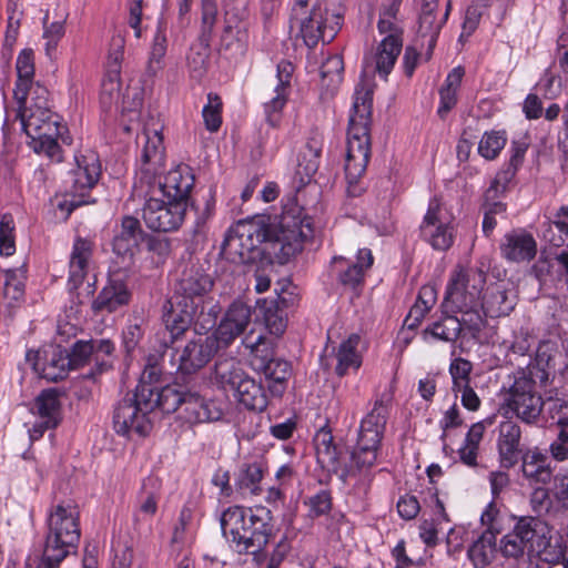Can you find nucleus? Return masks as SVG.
Instances as JSON below:
<instances>
[{"instance_id": "12", "label": "nucleus", "mask_w": 568, "mask_h": 568, "mask_svg": "<svg viewBox=\"0 0 568 568\" xmlns=\"http://www.w3.org/2000/svg\"><path fill=\"white\" fill-rule=\"evenodd\" d=\"M187 205L184 202L156 197L155 189L142 209V219L150 230L154 232L176 231L183 223Z\"/></svg>"}, {"instance_id": "29", "label": "nucleus", "mask_w": 568, "mask_h": 568, "mask_svg": "<svg viewBox=\"0 0 568 568\" xmlns=\"http://www.w3.org/2000/svg\"><path fill=\"white\" fill-rule=\"evenodd\" d=\"M92 257V243L78 237L73 244L69 263L68 285L70 290H77L84 281L89 272Z\"/></svg>"}, {"instance_id": "27", "label": "nucleus", "mask_w": 568, "mask_h": 568, "mask_svg": "<svg viewBox=\"0 0 568 568\" xmlns=\"http://www.w3.org/2000/svg\"><path fill=\"white\" fill-rule=\"evenodd\" d=\"M142 236L143 230L140 221L130 215L123 216L120 230L113 237V252L124 260H132Z\"/></svg>"}, {"instance_id": "7", "label": "nucleus", "mask_w": 568, "mask_h": 568, "mask_svg": "<svg viewBox=\"0 0 568 568\" xmlns=\"http://www.w3.org/2000/svg\"><path fill=\"white\" fill-rule=\"evenodd\" d=\"M547 525L538 517H520L511 531L506 534L499 544L501 555L507 559L518 560L527 556L541 555L548 545Z\"/></svg>"}, {"instance_id": "55", "label": "nucleus", "mask_w": 568, "mask_h": 568, "mask_svg": "<svg viewBox=\"0 0 568 568\" xmlns=\"http://www.w3.org/2000/svg\"><path fill=\"white\" fill-rule=\"evenodd\" d=\"M473 365L465 358H456L452 362L449 372L453 378V390L469 385Z\"/></svg>"}, {"instance_id": "64", "label": "nucleus", "mask_w": 568, "mask_h": 568, "mask_svg": "<svg viewBox=\"0 0 568 568\" xmlns=\"http://www.w3.org/2000/svg\"><path fill=\"white\" fill-rule=\"evenodd\" d=\"M554 498L565 509H568V471L554 476L551 488Z\"/></svg>"}, {"instance_id": "28", "label": "nucleus", "mask_w": 568, "mask_h": 568, "mask_svg": "<svg viewBox=\"0 0 568 568\" xmlns=\"http://www.w3.org/2000/svg\"><path fill=\"white\" fill-rule=\"evenodd\" d=\"M293 72L294 65L290 61L283 60L277 64L278 83L275 88V95L265 103L266 119L272 126H276L280 122V113L287 101Z\"/></svg>"}, {"instance_id": "24", "label": "nucleus", "mask_w": 568, "mask_h": 568, "mask_svg": "<svg viewBox=\"0 0 568 568\" xmlns=\"http://www.w3.org/2000/svg\"><path fill=\"white\" fill-rule=\"evenodd\" d=\"M144 140L141 161L142 174L155 178L162 173L164 166L163 136L158 129L145 126L141 136Z\"/></svg>"}, {"instance_id": "46", "label": "nucleus", "mask_w": 568, "mask_h": 568, "mask_svg": "<svg viewBox=\"0 0 568 568\" xmlns=\"http://www.w3.org/2000/svg\"><path fill=\"white\" fill-rule=\"evenodd\" d=\"M166 48L168 39L165 29L162 23H160L153 38L146 68V71L150 75H155L163 68L162 61L166 53Z\"/></svg>"}, {"instance_id": "21", "label": "nucleus", "mask_w": 568, "mask_h": 568, "mask_svg": "<svg viewBox=\"0 0 568 568\" xmlns=\"http://www.w3.org/2000/svg\"><path fill=\"white\" fill-rule=\"evenodd\" d=\"M516 294L509 282L498 281L486 288L480 307L490 317L507 316L515 308Z\"/></svg>"}, {"instance_id": "40", "label": "nucleus", "mask_w": 568, "mask_h": 568, "mask_svg": "<svg viewBox=\"0 0 568 568\" xmlns=\"http://www.w3.org/2000/svg\"><path fill=\"white\" fill-rule=\"evenodd\" d=\"M262 478L263 469L260 464H243L235 481L236 490L243 496H256L261 493L260 484Z\"/></svg>"}, {"instance_id": "8", "label": "nucleus", "mask_w": 568, "mask_h": 568, "mask_svg": "<svg viewBox=\"0 0 568 568\" xmlns=\"http://www.w3.org/2000/svg\"><path fill=\"white\" fill-rule=\"evenodd\" d=\"M266 341L263 334L255 336V331L252 328L244 336L243 345L251 349L253 369L264 375L273 395L281 396L292 375V366L287 361L273 356L272 351L266 346Z\"/></svg>"}, {"instance_id": "19", "label": "nucleus", "mask_w": 568, "mask_h": 568, "mask_svg": "<svg viewBox=\"0 0 568 568\" xmlns=\"http://www.w3.org/2000/svg\"><path fill=\"white\" fill-rule=\"evenodd\" d=\"M221 349L211 334L204 338L192 339L182 349L179 371L193 374L203 368Z\"/></svg>"}, {"instance_id": "2", "label": "nucleus", "mask_w": 568, "mask_h": 568, "mask_svg": "<svg viewBox=\"0 0 568 568\" xmlns=\"http://www.w3.org/2000/svg\"><path fill=\"white\" fill-rule=\"evenodd\" d=\"M305 220L285 211L278 223L261 227L252 222H240L230 229L222 244V251L240 263L253 260V252L266 243L267 253L274 255L280 264L286 263L303 248L308 236L303 231Z\"/></svg>"}, {"instance_id": "37", "label": "nucleus", "mask_w": 568, "mask_h": 568, "mask_svg": "<svg viewBox=\"0 0 568 568\" xmlns=\"http://www.w3.org/2000/svg\"><path fill=\"white\" fill-rule=\"evenodd\" d=\"M556 345L550 341H542L539 343L535 363L529 365L525 371H534L531 376L538 379L540 385H546L549 379V371L555 368Z\"/></svg>"}, {"instance_id": "18", "label": "nucleus", "mask_w": 568, "mask_h": 568, "mask_svg": "<svg viewBox=\"0 0 568 568\" xmlns=\"http://www.w3.org/2000/svg\"><path fill=\"white\" fill-rule=\"evenodd\" d=\"M437 7L438 0H423L417 33L420 45H427L425 52L426 60L430 59L439 31L448 18L450 1L447 2L446 10L439 19L437 18Z\"/></svg>"}, {"instance_id": "48", "label": "nucleus", "mask_w": 568, "mask_h": 568, "mask_svg": "<svg viewBox=\"0 0 568 568\" xmlns=\"http://www.w3.org/2000/svg\"><path fill=\"white\" fill-rule=\"evenodd\" d=\"M186 392L180 390L175 386H165L159 389L156 400L159 402L158 408L163 413L170 414L178 412L181 413Z\"/></svg>"}, {"instance_id": "36", "label": "nucleus", "mask_w": 568, "mask_h": 568, "mask_svg": "<svg viewBox=\"0 0 568 568\" xmlns=\"http://www.w3.org/2000/svg\"><path fill=\"white\" fill-rule=\"evenodd\" d=\"M33 367L37 372H40L41 377L50 382L61 381L67 377L70 371L68 351L55 347L41 367L39 362H36Z\"/></svg>"}, {"instance_id": "9", "label": "nucleus", "mask_w": 568, "mask_h": 568, "mask_svg": "<svg viewBox=\"0 0 568 568\" xmlns=\"http://www.w3.org/2000/svg\"><path fill=\"white\" fill-rule=\"evenodd\" d=\"M485 282L486 273L483 270L458 266L449 280L442 304L445 312L448 313V310L480 307L479 301Z\"/></svg>"}, {"instance_id": "63", "label": "nucleus", "mask_w": 568, "mask_h": 568, "mask_svg": "<svg viewBox=\"0 0 568 568\" xmlns=\"http://www.w3.org/2000/svg\"><path fill=\"white\" fill-rule=\"evenodd\" d=\"M124 39L115 36L111 39L108 54V71L120 73V65L123 59Z\"/></svg>"}, {"instance_id": "62", "label": "nucleus", "mask_w": 568, "mask_h": 568, "mask_svg": "<svg viewBox=\"0 0 568 568\" xmlns=\"http://www.w3.org/2000/svg\"><path fill=\"white\" fill-rule=\"evenodd\" d=\"M344 62L341 55H332L321 67V77L329 79L331 83H338L342 80Z\"/></svg>"}, {"instance_id": "23", "label": "nucleus", "mask_w": 568, "mask_h": 568, "mask_svg": "<svg viewBox=\"0 0 568 568\" xmlns=\"http://www.w3.org/2000/svg\"><path fill=\"white\" fill-rule=\"evenodd\" d=\"M223 416V407L213 399H205L196 393L186 392L180 418L189 424L216 422Z\"/></svg>"}, {"instance_id": "32", "label": "nucleus", "mask_w": 568, "mask_h": 568, "mask_svg": "<svg viewBox=\"0 0 568 568\" xmlns=\"http://www.w3.org/2000/svg\"><path fill=\"white\" fill-rule=\"evenodd\" d=\"M520 458L523 475L530 483L546 485L554 479V469L546 455L540 452H527Z\"/></svg>"}, {"instance_id": "57", "label": "nucleus", "mask_w": 568, "mask_h": 568, "mask_svg": "<svg viewBox=\"0 0 568 568\" xmlns=\"http://www.w3.org/2000/svg\"><path fill=\"white\" fill-rule=\"evenodd\" d=\"M68 359L70 361V369L82 367L92 361V345H90V342L77 341L71 351L68 352Z\"/></svg>"}, {"instance_id": "38", "label": "nucleus", "mask_w": 568, "mask_h": 568, "mask_svg": "<svg viewBox=\"0 0 568 568\" xmlns=\"http://www.w3.org/2000/svg\"><path fill=\"white\" fill-rule=\"evenodd\" d=\"M59 392L55 388L42 390L34 400V410L41 419L49 420V426H58L61 417Z\"/></svg>"}, {"instance_id": "52", "label": "nucleus", "mask_w": 568, "mask_h": 568, "mask_svg": "<svg viewBox=\"0 0 568 568\" xmlns=\"http://www.w3.org/2000/svg\"><path fill=\"white\" fill-rule=\"evenodd\" d=\"M222 101L219 95L209 93L207 104L203 108L202 115L205 126L211 132H216L222 123Z\"/></svg>"}, {"instance_id": "35", "label": "nucleus", "mask_w": 568, "mask_h": 568, "mask_svg": "<svg viewBox=\"0 0 568 568\" xmlns=\"http://www.w3.org/2000/svg\"><path fill=\"white\" fill-rule=\"evenodd\" d=\"M293 300L292 295L288 297L278 295L276 300L263 302L261 310L263 311L265 326L271 334L278 336L284 333L286 327L284 308L292 304Z\"/></svg>"}, {"instance_id": "13", "label": "nucleus", "mask_w": 568, "mask_h": 568, "mask_svg": "<svg viewBox=\"0 0 568 568\" xmlns=\"http://www.w3.org/2000/svg\"><path fill=\"white\" fill-rule=\"evenodd\" d=\"M77 169L73 171V194L70 200H65L62 206L68 205L69 213L74 209L94 203L87 191L92 189L101 174V164L95 153H89L75 158Z\"/></svg>"}, {"instance_id": "17", "label": "nucleus", "mask_w": 568, "mask_h": 568, "mask_svg": "<svg viewBox=\"0 0 568 568\" xmlns=\"http://www.w3.org/2000/svg\"><path fill=\"white\" fill-rule=\"evenodd\" d=\"M131 298L132 292L128 287L125 274L115 271L110 274L106 285L92 302V310L95 313H113L126 306Z\"/></svg>"}, {"instance_id": "4", "label": "nucleus", "mask_w": 568, "mask_h": 568, "mask_svg": "<svg viewBox=\"0 0 568 568\" xmlns=\"http://www.w3.org/2000/svg\"><path fill=\"white\" fill-rule=\"evenodd\" d=\"M372 106V91H357L347 130L345 173L351 179L361 178L371 159Z\"/></svg>"}, {"instance_id": "54", "label": "nucleus", "mask_w": 568, "mask_h": 568, "mask_svg": "<svg viewBox=\"0 0 568 568\" xmlns=\"http://www.w3.org/2000/svg\"><path fill=\"white\" fill-rule=\"evenodd\" d=\"M320 190L316 183H304L296 187L295 201L298 206V213L308 211L317 203Z\"/></svg>"}, {"instance_id": "41", "label": "nucleus", "mask_w": 568, "mask_h": 568, "mask_svg": "<svg viewBox=\"0 0 568 568\" xmlns=\"http://www.w3.org/2000/svg\"><path fill=\"white\" fill-rule=\"evenodd\" d=\"M496 550V534L486 530L468 549V556L475 567L484 568L490 564Z\"/></svg>"}, {"instance_id": "30", "label": "nucleus", "mask_w": 568, "mask_h": 568, "mask_svg": "<svg viewBox=\"0 0 568 568\" xmlns=\"http://www.w3.org/2000/svg\"><path fill=\"white\" fill-rule=\"evenodd\" d=\"M500 251L503 256L508 261L524 262L535 257L537 245L530 234L525 232H511L505 235Z\"/></svg>"}, {"instance_id": "56", "label": "nucleus", "mask_w": 568, "mask_h": 568, "mask_svg": "<svg viewBox=\"0 0 568 568\" xmlns=\"http://www.w3.org/2000/svg\"><path fill=\"white\" fill-rule=\"evenodd\" d=\"M13 220L11 215H3L0 221V253L10 256L14 253Z\"/></svg>"}, {"instance_id": "60", "label": "nucleus", "mask_w": 568, "mask_h": 568, "mask_svg": "<svg viewBox=\"0 0 568 568\" xmlns=\"http://www.w3.org/2000/svg\"><path fill=\"white\" fill-rule=\"evenodd\" d=\"M146 248L155 256L156 264H163L171 253V242L165 237L149 236Z\"/></svg>"}, {"instance_id": "43", "label": "nucleus", "mask_w": 568, "mask_h": 568, "mask_svg": "<svg viewBox=\"0 0 568 568\" xmlns=\"http://www.w3.org/2000/svg\"><path fill=\"white\" fill-rule=\"evenodd\" d=\"M501 190L500 185H496L493 181L491 186L485 193V203L483 204L484 220L483 231L488 236L497 225V215H503L506 212V204L499 201H493L498 191Z\"/></svg>"}, {"instance_id": "20", "label": "nucleus", "mask_w": 568, "mask_h": 568, "mask_svg": "<svg viewBox=\"0 0 568 568\" xmlns=\"http://www.w3.org/2000/svg\"><path fill=\"white\" fill-rule=\"evenodd\" d=\"M113 424L116 433L130 435L135 433L139 436H145L151 429V423L148 415L131 400L129 396L124 397L115 407Z\"/></svg>"}, {"instance_id": "31", "label": "nucleus", "mask_w": 568, "mask_h": 568, "mask_svg": "<svg viewBox=\"0 0 568 568\" xmlns=\"http://www.w3.org/2000/svg\"><path fill=\"white\" fill-rule=\"evenodd\" d=\"M247 376L236 357H220L214 364L212 378L221 388L234 390Z\"/></svg>"}, {"instance_id": "61", "label": "nucleus", "mask_w": 568, "mask_h": 568, "mask_svg": "<svg viewBox=\"0 0 568 568\" xmlns=\"http://www.w3.org/2000/svg\"><path fill=\"white\" fill-rule=\"evenodd\" d=\"M307 505L312 517H320L327 514L332 509V496L327 490H321L316 495L310 497Z\"/></svg>"}, {"instance_id": "45", "label": "nucleus", "mask_w": 568, "mask_h": 568, "mask_svg": "<svg viewBox=\"0 0 568 568\" xmlns=\"http://www.w3.org/2000/svg\"><path fill=\"white\" fill-rule=\"evenodd\" d=\"M24 271L23 267L19 270H6L2 297L7 306H14L20 302L24 295Z\"/></svg>"}, {"instance_id": "47", "label": "nucleus", "mask_w": 568, "mask_h": 568, "mask_svg": "<svg viewBox=\"0 0 568 568\" xmlns=\"http://www.w3.org/2000/svg\"><path fill=\"white\" fill-rule=\"evenodd\" d=\"M507 136L505 131L485 132L478 144V153L486 160H494L505 148Z\"/></svg>"}, {"instance_id": "59", "label": "nucleus", "mask_w": 568, "mask_h": 568, "mask_svg": "<svg viewBox=\"0 0 568 568\" xmlns=\"http://www.w3.org/2000/svg\"><path fill=\"white\" fill-rule=\"evenodd\" d=\"M92 345V358L99 366L100 372L109 367L104 357L110 356L114 351V345L110 339H90Z\"/></svg>"}, {"instance_id": "51", "label": "nucleus", "mask_w": 568, "mask_h": 568, "mask_svg": "<svg viewBox=\"0 0 568 568\" xmlns=\"http://www.w3.org/2000/svg\"><path fill=\"white\" fill-rule=\"evenodd\" d=\"M159 388L146 384H139L135 393L129 396L131 400L139 406V408L146 415L158 408L159 402L156 400Z\"/></svg>"}, {"instance_id": "11", "label": "nucleus", "mask_w": 568, "mask_h": 568, "mask_svg": "<svg viewBox=\"0 0 568 568\" xmlns=\"http://www.w3.org/2000/svg\"><path fill=\"white\" fill-rule=\"evenodd\" d=\"M341 16L328 14L326 8L300 10L293 9L291 26H298L300 36L308 48H314L320 41L329 43L341 26Z\"/></svg>"}, {"instance_id": "39", "label": "nucleus", "mask_w": 568, "mask_h": 568, "mask_svg": "<svg viewBox=\"0 0 568 568\" xmlns=\"http://www.w3.org/2000/svg\"><path fill=\"white\" fill-rule=\"evenodd\" d=\"M361 337L358 334H352L346 341H344L337 351V365L336 374L344 376L347 374L349 368L358 369L362 364V357L357 352Z\"/></svg>"}, {"instance_id": "14", "label": "nucleus", "mask_w": 568, "mask_h": 568, "mask_svg": "<svg viewBox=\"0 0 568 568\" xmlns=\"http://www.w3.org/2000/svg\"><path fill=\"white\" fill-rule=\"evenodd\" d=\"M200 307L172 296L162 305V322L165 329L170 333L171 342L181 338L194 324L195 332L203 333L209 329H200L196 326Z\"/></svg>"}, {"instance_id": "50", "label": "nucleus", "mask_w": 568, "mask_h": 568, "mask_svg": "<svg viewBox=\"0 0 568 568\" xmlns=\"http://www.w3.org/2000/svg\"><path fill=\"white\" fill-rule=\"evenodd\" d=\"M460 313L462 317L458 318L460 323V332L467 331L473 337H476L485 325L484 316L479 307H469L465 310H448V313Z\"/></svg>"}, {"instance_id": "22", "label": "nucleus", "mask_w": 568, "mask_h": 568, "mask_svg": "<svg viewBox=\"0 0 568 568\" xmlns=\"http://www.w3.org/2000/svg\"><path fill=\"white\" fill-rule=\"evenodd\" d=\"M194 185V176L186 165H178L170 170L162 180L159 181L156 193L174 202H184L187 204L190 192Z\"/></svg>"}, {"instance_id": "16", "label": "nucleus", "mask_w": 568, "mask_h": 568, "mask_svg": "<svg viewBox=\"0 0 568 568\" xmlns=\"http://www.w3.org/2000/svg\"><path fill=\"white\" fill-rule=\"evenodd\" d=\"M420 233L434 250L446 251L453 245V226L443 216L440 204L436 199L429 203L420 225Z\"/></svg>"}, {"instance_id": "10", "label": "nucleus", "mask_w": 568, "mask_h": 568, "mask_svg": "<svg viewBox=\"0 0 568 568\" xmlns=\"http://www.w3.org/2000/svg\"><path fill=\"white\" fill-rule=\"evenodd\" d=\"M531 373L534 371H519L505 397L507 409L527 424L535 423L544 407L542 397L536 390V381Z\"/></svg>"}, {"instance_id": "33", "label": "nucleus", "mask_w": 568, "mask_h": 568, "mask_svg": "<svg viewBox=\"0 0 568 568\" xmlns=\"http://www.w3.org/2000/svg\"><path fill=\"white\" fill-rule=\"evenodd\" d=\"M237 402L252 412L266 409L268 398L263 385L250 375L234 390Z\"/></svg>"}, {"instance_id": "6", "label": "nucleus", "mask_w": 568, "mask_h": 568, "mask_svg": "<svg viewBox=\"0 0 568 568\" xmlns=\"http://www.w3.org/2000/svg\"><path fill=\"white\" fill-rule=\"evenodd\" d=\"M22 126L31 139L30 145L37 153H44L54 162H61L62 151L58 143L70 145L72 138L69 130L61 122V116L51 110L30 109V114L21 115Z\"/></svg>"}, {"instance_id": "1", "label": "nucleus", "mask_w": 568, "mask_h": 568, "mask_svg": "<svg viewBox=\"0 0 568 568\" xmlns=\"http://www.w3.org/2000/svg\"><path fill=\"white\" fill-rule=\"evenodd\" d=\"M390 399L382 396L376 399L371 412L362 419L357 442L352 454L344 445L333 442L331 432L321 429L314 437L316 458L321 466L329 473L338 475L346 481L356 471L373 467L384 436Z\"/></svg>"}, {"instance_id": "53", "label": "nucleus", "mask_w": 568, "mask_h": 568, "mask_svg": "<svg viewBox=\"0 0 568 568\" xmlns=\"http://www.w3.org/2000/svg\"><path fill=\"white\" fill-rule=\"evenodd\" d=\"M120 73L108 71L103 82L100 100L103 106H111L120 98Z\"/></svg>"}, {"instance_id": "42", "label": "nucleus", "mask_w": 568, "mask_h": 568, "mask_svg": "<svg viewBox=\"0 0 568 568\" xmlns=\"http://www.w3.org/2000/svg\"><path fill=\"white\" fill-rule=\"evenodd\" d=\"M444 316L424 329V336H433L444 342H455L462 334L458 317L444 311Z\"/></svg>"}, {"instance_id": "58", "label": "nucleus", "mask_w": 568, "mask_h": 568, "mask_svg": "<svg viewBox=\"0 0 568 568\" xmlns=\"http://www.w3.org/2000/svg\"><path fill=\"white\" fill-rule=\"evenodd\" d=\"M43 38L47 40L45 42V53L51 57L52 52L55 50L59 41L64 36V22L55 21L48 24V18L43 19Z\"/></svg>"}, {"instance_id": "25", "label": "nucleus", "mask_w": 568, "mask_h": 568, "mask_svg": "<svg viewBox=\"0 0 568 568\" xmlns=\"http://www.w3.org/2000/svg\"><path fill=\"white\" fill-rule=\"evenodd\" d=\"M521 429L514 420L501 422L498 426L497 447L500 465L504 468L514 467L521 455Z\"/></svg>"}, {"instance_id": "5", "label": "nucleus", "mask_w": 568, "mask_h": 568, "mask_svg": "<svg viewBox=\"0 0 568 568\" xmlns=\"http://www.w3.org/2000/svg\"><path fill=\"white\" fill-rule=\"evenodd\" d=\"M214 285L212 276L200 263L184 265L175 285V297L200 307L196 326L211 329L220 314V307L207 297Z\"/></svg>"}, {"instance_id": "49", "label": "nucleus", "mask_w": 568, "mask_h": 568, "mask_svg": "<svg viewBox=\"0 0 568 568\" xmlns=\"http://www.w3.org/2000/svg\"><path fill=\"white\" fill-rule=\"evenodd\" d=\"M490 1L491 0H479L467 7L460 40L470 37L476 31L484 11L490 7Z\"/></svg>"}, {"instance_id": "3", "label": "nucleus", "mask_w": 568, "mask_h": 568, "mask_svg": "<svg viewBox=\"0 0 568 568\" xmlns=\"http://www.w3.org/2000/svg\"><path fill=\"white\" fill-rule=\"evenodd\" d=\"M220 524L240 554H260L274 535L272 511L264 506H231L222 513Z\"/></svg>"}, {"instance_id": "26", "label": "nucleus", "mask_w": 568, "mask_h": 568, "mask_svg": "<svg viewBox=\"0 0 568 568\" xmlns=\"http://www.w3.org/2000/svg\"><path fill=\"white\" fill-rule=\"evenodd\" d=\"M403 40L384 38L378 44L376 52L366 57L364 61V73L377 72L385 80L394 68V64L402 51Z\"/></svg>"}, {"instance_id": "34", "label": "nucleus", "mask_w": 568, "mask_h": 568, "mask_svg": "<svg viewBox=\"0 0 568 568\" xmlns=\"http://www.w3.org/2000/svg\"><path fill=\"white\" fill-rule=\"evenodd\" d=\"M16 69L18 80L13 93L17 101L23 104L34 77V53L32 49H23L19 53Z\"/></svg>"}, {"instance_id": "44", "label": "nucleus", "mask_w": 568, "mask_h": 568, "mask_svg": "<svg viewBox=\"0 0 568 568\" xmlns=\"http://www.w3.org/2000/svg\"><path fill=\"white\" fill-rule=\"evenodd\" d=\"M528 143L525 141H513L510 148V159L506 169L497 173L494 182L496 185L501 186V191H505L507 184L515 178L518 168L523 164Z\"/></svg>"}, {"instance_id": "15", "label": "nucleus", "mask_w": 568, "mask_h": 568, "mask_svg": "<svg viewBox=\"0 0 568 568\" xmlns=\"http://www.w3.org/2000/svg\"><path fill=\"white\" fill-rule=\"evenodd\" d=\"M251 307L241 301H235L229 306L219 326L211 335L215 337L222 349L227 348L239 336L244 334L251 323Z\"/></svg>"}]
</instances>
